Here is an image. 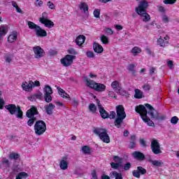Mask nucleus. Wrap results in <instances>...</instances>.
Instances as JSON below:
<instances>
[{"label":"nucleus","instance_id":"1","mask_svg":"<svg viewBox=\"0 0 179 179\" xmlns=\"http://www.w3.org/2000/svg\"><path fill=\"white\" fill-rule=\"evenodd\" d=\"M135 110L136 113L140 114L143 121L146 122L149 127H154L155 123L148 117V114L152 120H159L157 111L149 103H146L145 107L143 105L136 106Z\"/></svg>","mask_w":179,"mask_h":179},{"label":"nucleus","instance_id":"2","mask_svg":"<svg viewBox=\"0 0 179 179\" xmlns=\"http://www.w3.org/2000/svg\"><path fill=\"white\" fill-rule=\"evenodd\" d=\"M116 119L115 120V126L117 128H121L124 120L127 118V113H125V109L122 105L116 106Z\"/></svg>","mask_w":179,"mask_h":179},{"label":"nucleus","instance_id":"3","mask_svg":"<svg viewBox=\"0 0 179 179\" xmlns=\"http://www.w3.org/2000/svg\"><path fill=\"white\" fill-rule=\"evenodd\" d=\"M148 8L147 1L140 2L138 6L136 8V12L141 16L143 22H149L150 20V15L146 13V8Z\"/></svg>","mask_w":179,"mask_h":179},{"label":"nucleus","instance_id":"4","mask_svg":"<svg viewBox=\"0 0 179 179\" xmlns=\"http://www.w3.org/2000/svg\"><path fill=\"white\" fill-rule=\"evenodd\" d=\"M92 132H94L96 136H99V139H101L102 142H104V143H110V136L108 134H107V129L100 127H94Z\"/></svg>","mask_w":179,"mask_h":179},{"label":"nucleus","instance_id":"5","mask_svg":"<svg viewBox=\"0 0 179 179\" xmlns=\"http://www.w3.org/2000/svg\"><path fill=\"white\" fill-rule=\"evenodd\" d=\"M5 108L11 115H15V117L20 120L23 119V111H22L20 106H16V105L10 103L5 106Z\"/></svg>","mask_w":179,"mask_h":179},{"label":"nucleus","instance_id":"6","mask_svg":"<svg viewBox=\"0 0 179 179\" xmlns=\"http://www.w3.org/2000/svg\"><path fill=\"white\" fill-rule=\"evenodd\" d=\"M37 114H38V110H37L36 106H31L30 109L27 111L26 115L28 118H30L27 122L29 127H32L33 124H34L36 120L34 115H37Z\"/></svg>","mask_w":179,"mask_h":179},{"label":"nucleus","instance_id":"7","mask_svg":"<svg viewBox=\"0 0 179 179\" xmlns=\"http://www.w3.org/2000/svg\"><path fill=\"white\" fill-rule=\"evenodd\" d=\"M47 130V125L45 122L43 120H38L35 123L34 125V131L36 135H43L44 132Z\"/></svg>","mask_w":179,"mask_h":179},{"label":"nucleus","instance_id":"8","mask_svg":"<svg viewBox=\"0 0 179 179\" xmlns=\"http://www.w3.org/2000/svg\"><path fill=\"white\" fill-rule=\"evenodd\" d=\"M39 22L44 24L45 27H48V29H52L54 26V22L48 19V13H42V16L39 18Z\"/></svg>","mask_w":179,"mask_h":179},{"label":"nucleus","instance_id":"9","mask_svg":"<svg viewBox=\"0 0 179 179\" xmlns=\"http://www.w3.org/2000/svg\"><path fill=\"white\" fill-rule=\"evenodd\" d=\"M75 58H76V56L66 55L64 58L60 59V62L63 66H71L73 64Z\"/></svg>","mask_w":179,"mask_h":179},{"label":"nucleus","instance_id":"10","mask_svg":"<svg viewBox=\"0 0 179 179\" xmlns=\"http://www.w3.org/2000/svg\"><path fill=\"white\" fill-rule=\"evenodd\" d=\"M44 92V99L46 103H51L52 101V88L50 86L46 85L43 90Z\"/></svg>","mask_w":179,"mask_h":179},{"label":"nucleus","instance_id":"11","mask_svg":"<svg viewBox=\"0 0 179 179\" xmlns=\"http://www.w3.org/2000/svg\"><path fill=\"white\" fill-rule=\"evenodd\" d=\"M169 41H170V36H169V35L166 34L165 36H159V38L157 41V43L158 45H159L160 47L164 48V47H167V45L170 44Z\"/></svg>","mask_w":179,"mask_h":179},{"label":"nucleus","instance_id":"12","mask_svg":"<svg viewBox=\"0 0 179 179\" xmlns=\"http://www.w3.org/2000/svg\"><path fill=\"white\" fill-rule=\"evenodd\" d=\"M151 150L154 155H159L162 153V150H160V144L159 141L156 139H152L151 141Z\"/></svg>","mask_w":179,"mask_h":179},{"label":"nucleus","instance_id":"13","mask_svg":"<svg viewBox=\"0 0 179 179\" xmlns=\"http://www.w3.org/2000/svg\"><path fill=\"white\" fill-rule=\"evenodd\" d=\"M32 50L34 53V58H36V59H40V58H43V57L45 55V52H44V50L40 46H35Z\"/></svg>","mask_w":179,"mask_h":179},{"label":"nucleus","instance_id":"14","mask_svg":"<svg viewBox=\"0 0 179 179\" xmlns=\"http://www.w3.org/2000/svg\"><path fill=\"white\" fill-rule=\"evenodd\" d=\"M110 86L112 89H113L114 92H115V93H117V94H124V92L122 88H121V86H120V83L118 81H113L111 83Z\"/></svg>","mask_w":179,"mask_h":179},{"label":"nucleus","instance_id":"15","mask_svg":"<svg viewBox=\"0 0 179 179\" xmlns=\"http://www.w3.org/2000/svg\"><path fill=\"white\" fill-rule=\"evenodd\" d=\"M132 174L136 178H141V176L146 174V170L142 166H138L136 170L132 171Z\"/></svg>","mask_w":179,"mask_h":179},{"label":"nucleus","instance_id":"16","mask_svg":"<svg viewBox=\"0 0 179 179\" xmlns=\"http://www.w3.org/2000/svg\"><path fill=\"white\" fill-rule=\"evenodd\" d=\"M22 90L24 92H31L33 87H34V82L29 80L27 82H24L22 84Z\"/></svg>","mask_w":179,"mask_h":179},{"label":"nucleus","instance_id":"17","mask_svg":"<svg viewBox=\"0 0 179 179\" xmlns=\"http://www.w3.org/2000/svg\"><path fill=\"white\" fill-rule=\"evenodd\" d=\"M96 104L98 106L101 117H102L103 120H106V118H108V113H107L104 110V108L101 106V104H100L99 100H96Z\"/></svg>","mask_w":179,"mask_h":179},{"label":"nucleus","instance_id":"18","mask_svg":"<svg viewBox=\"0 0 179 179\" xmlns=\"http://www.w3.org/2000/svg\"><path fill=\"white\" fill-rule=\"evenodd\" d=\"M131 156L134 157V159L139 160L140 162H143V160H145V155L139 151H134L131 154Z\"/></svg>","mask_w":179,"mask_h":179},{"label":"nucleus","instance_id":"19","mask_svg":"<svg viewBox=\"0 0 179 179\" xmlns=\"http://www.w3.org/2000/svg\"><path fill=\"white\" fill-rule=\"evenodd\" d=\"M148 163H151V164L155 167H160L163 166V162L161 160H152L150 155H148Z\"/></svg>","mask_w":179,"mask_h":179},{"label":"nucleus","instance_id":"20","mask_svg":"<svg viewBox=\"0 0 179 179\" xmlns=\"http://www.w3.org/2000/svg\"><path fill=\"white\" fill-rule=\"evenodd\" d=\"M36 37H45L47 36V31L43 29L40 26H38L35 30Z\"/></svg>","mask_w":179,"mask_h":179},{"label":"nucleus","instance_id":"21","mask_svg":"<svg viewBox=\"0 0 179 179\" xmlns=\"http://www.w3.org/2000/svg\"><path fill=\"white\" fill-rule=\"evenodd\" d=\"M7 40L8 43H15L17 40V32L16 31L10 32Z\"/></svg>","mask_w":179,"mask_h":179},{"label":"nucleus","instance_id":"22","mask_svg":"<svg viewBox=\"0 0 179 179\" xmlns=\"http://www.w3.org/2000/svg\"><path fill=\"white\" fill-rule=\"evenodd\" d=\"M93 48L94 52H96L97 54H101V52L104 51V48H103V46H101V45L96 42L94 43Z\"/></svg>","mask_w":179,"mask_h":179},{"label":"nucleus","instance_id":"23","mask_svg":"<svg viewBox=\"0 0 179 179\" xmlns=\"http://www.w3.org/2000/svg\"><path fill=\"white\" fill-rule=\"evenodd\" d=\"M57 90L59 96L62 97L63 99H69L71 100V98L69 97V94H68L65 90H64L62 88L57 87Z\"/></svg>","mask_w":179,"mask_h":179},{"label":"nucleus","instance_id":"24","mask_svg":"<svg viewBox=\"0 0 179 179\" xmlns=\"http://www.w3.org/2000/svg\"><path fill=\"white\" fill-rule=\"evenodd\" d=\"M84 80L86 83L87 86H88V87H90L91 89H94V87H96V84L97 83L94 80H89V78H87V77L84 78Z\"/></svg>","mask_w":179,"mask_h":179},{"label":"nucleus","instance_id":"25","mask_svg":"<svg viewBox=\"0 0 179 179\" xmlns=\"http://www.w3.org/2000/svg\"><path fill=\"white\" fill-rule=\"evenodd\" d=\"M86 40V36L85 35H79L76 39V43L77 45H82Z\"/></svg>","mask_w":179,"mask_h":179},{"label":"nucleus","instance_id":"26","mask_svg":"<svg viewBox=\"0 0 179 179\" xmlns=\"http://www.w3.org/2000/svg\"><path fill=\"white\" fill-rule=\"evenodd\" d=\"M55 108V105L52 104V103H49L48 106H45V110L48 115H51L52 114V110Z\"/></svg>","mask_w":179,"mask_h":179},{"label":"nucleus","instance_id":"27","mask_svg":"<svg viewBox=\"0 0 179 179\" xmlns=\"http://www.w3.org/2000/svg\"><path fill=\"white\" fill-rule=\"evenodd\" d=\"M94 90H96V92H104L106 90V85L101 83H97L95 84V87L94 88Z\"/></svg>","mask_w":179,"mask_h":179},{"label":"nucleus","instance_id":"28","mask_svg":"<svg viewBox=\"0 0 179 179\" xmlns=\"http://www.w3.org/2000/svg\"><path fill=\"white\" fill-rule=\"evenodd\" d=\"M8 30H9V27L8 25H2L0 27V37L2 36H6L8 33Z\"/></svg>","mask_w":179,"mask_h":179},{"label":"nucleus","instance_id":"29","mask_svg":"<svg viewBox=\"0 0 179 179\" xmlns=\"http://www.w3.org/2000/svg\"><path fill=\"white\" fill-rule=\"evenodd\" d=\"M79 9L83 10L84 13H87V12H89V6L87 3L82 2L79 5Z\"/></svg>","mask_w":179,"mask_h":179},{"label":"nucleus","instance_id":"30","mask_svg":"<svg viewBox=\"0 0 179 179\" xmlns=\"http://www.w3.org/2000/svg\"><path fill=\"white\" fill-rule=\"evenodd\" d=\"M27 26L29 27V29H30L31 30H36L37 29V27H38V25L34 24V22H31V21H27Z\"/></svg>","mask_w":179,"mask_h":179},{"label":"nucleus","instance_id":"31","mask_svg":"<svg viewBox=\"0 0 179 179\" xmlns=\"http://www.w3.org/2000/svg\"><path fill=\"white\" fill-rule=\"evenodd\" d=\"M59 167H60L61 170H66V169H68V162L62 159L60 162Z\"/></svg>","mask_w":179,"mask_h":179},{"label":"nucleus","instance_id":"32","mask_svg":"<svg viewBox=\"0 0 179 179\" xmlns=\"http://www.w3.org/2000/svg\"><path fill=\"white\" fill-rule=\"evenodd\" d=\"M27 177H28L27 173L20 172L16 176L15 179H25V178H27Z\"/></svg>","mask_w":179,"mask_h":179},{"label":"nucleus","instance_id":"33","mask_svg":"<svg viewBox=\"0 0 179 179\" xmlns=\"http://www.w3.org/2000/svg\"><path fill=\"white\" fill-rule=\"evenodd\" d=\"M143 93L140 90H135L134 97L135 99H142Z\"/></svg>","mask_w":179,"mask_h":179},{"label":"nucleus","instance_id":"34","mask_svg":"<svg viewBox=\"0 0 179 179\" xmlns=\"http://www.w3.org/2000/svg\"><path fill=\"white\" fill-rule=\"evenodd\" d=\"M110 174L115 178V179H122V173H118L117 171H113Z\"/></svg>","mask_w":179,"mask_h":179},{"label":"nucleus","instance_id":"35","mask_svg":"<svg viewBox=\"0 0 179 179\" xmlns=\"http://www.w3.org/2000/svg\"><path fill=\"white\" fill-rule=\"evenodd\" d=\"M100 40L101 41V43L103 44H105L106 45H107V44H108V37H107V36L106 35H101L100 36Z\"/></svg>","mask_w":179,"mask_h":179},{"label":"nucleus","instance_id":"36","mask_svg":"<svg viewBox=\"0 0 179 179\" xmlns=\"http://www.w3.org/2000/svg\"><path fill=\"white\" fill-rule=\"evenodd\" d=\"M131 167H132V164L130 162H127L122 166V168L124 171H128L131 170Z\"/></svg>","mask_w":179,"mask_h":179},{"label":"nucleus","instance_id":"37","mask_svg":"<svg viewBox=\"0 0 179 179\" xmlns=\"http://www.w3.org/2000/svg\"><path fill=\"white\" fill-rule=\"evenodd\" d=\"M89 110L92 113V114L96 113V111H97V107H96V105L94 103H90L89 106Z\"/></svg>","mask_w":179,"mask_h":179},{"label":"nucleus","instance_id":"38","mask_svg":"<svg viewBox=\"0 0 179 179\" xmlns=\"http://www.w3.org/2000/svg\"><path fill=\"white\" fill-rule=\"evenodd\" d=\"M82 152L84 155H90V148L87 145H85L82 148Z\"/></svg>","mask_w":179,"mask_h":179},{"label":"nucleus","instance_id":"39","mask_svg":"<svg viewBox=\"0 0 179 179\" xmlns=\"http://www.w3.org/2000/svg\"><path fill=\"white\" fill-rule=\"evenodd\" d=\"M8 157L11 160H17V159H19V154H17L16 152H12L10 154Z\"/></svg>","mask_w":179,"mask_h":179},{"label":"nucleus","instance_id":"40","mask_svg":"<svg viewBox=\"0 0 179 179\" xmlns=\"http://www.w3.org/2000/svg\"><path fill=\"white\" fill-rule=\"evenodd\" d=\"M141 52H142V49H141V48L137 47V46H135L131 50L132 54H141Z\"/></svg>","mask_w":179,"mask_h":179},{"label":"nucleus","instance_id":"41","mask_svg":"<svg viewBox=\"0 0 179 179\" xmlns=\"http://www.w3.org/2000/svg\"><path fill=\"white\" fill-rule=\"evenodd\" d=\"M122 160L123 159L118 156H113V161L115 162V163H117L120 165H122Z\"/></svg>","mask_w":179,"mask_h":179},{"label":"nucleus","instance_id":"42","mask_svg":"<svg viewBox=\"0 0 179 179\" xmlns=\"http://www.w3.org/2000/svg\"><path fill=\"white\" fill-rule=\"evenodd\" d=\"M110 166H111V168L112 169H114L115 170H118V169H120V167H121V165L120 164H118V163H115V162H112L110 163Z\"/></svg>","mask_w":179,"mask_h":179},{"label":"nucleus","instance_id":"43","mask_svg":"<svg viewBox=\"0 0 179 179\" xmlns=\"http://www.w3.org/2000/svg\"><path fill=\"white\" fill-rule=\"evenodd\" d=\"M104 31L106 34H108L109 36H113V34H114V31H113L111 28H106L104 29Z\"/></svg>","mask_w":179,"mask_h":179},{"label":"nucleus","instance_id":"44","mask_svg":"<svg viewBox=\"0 0 179 179\" xmlns=\"http://www.w3.org/2000/svg\"><path fill=\"white\" fill-rule=\"evenodd\" d=\"M171 122L176 125L178 122V117L177 116H173L171 118Z\"/></svg>","mask_w":179,"mask_h":179},{"label":"nucleus","instance_id":"45","mask_svg":"<svg viewBox=\"0 0 179 179\" xmlns=\"http://www.w3.org/2000/svg\"><path fill=\"white\" fill-rule=\"evenodd\" d=\"M128 71H130V72H133V73H135V64H129L127 67Z\"/></svg>","mask_w":179,"mask_h":179},{"label":"nucleus","instance_id":"46","mask_svg":"<svg viewBox=\"0 0 179 179\" xmlns=\"http://www.w3.org/2000/svg\"><path fill=\"white\" fill-rule=\"evenodd\" d=\"M2 164H4L6 167H9V160L6 158H3L1 161Z\"/></svg>","mask_w":179,"mask_h":179},{"label":"nucleus","instance_id":"47","mask_svg":"<svg viewBox=\"0 0 179 179\" xmlns=\"http://www.w3.org/2000/svg\"><path fill=\"white\" fill-rule=\"evenodd\" d=\"M86 55L87 57V58H94V53L93 52V51H87L86 52Z\"/></svg>","mask_w":179,"mask_h":179},{"label":"nucleus","instance_id":"48","mask_svg":"<svg viewBox=\"0 0 179 179\" xmlns=\"http://www.w3.org/2000/svg\"><path fill=\"white\" fill-rule=\"evenodd\" d=\"M176 0H164V3L165 5H173V3H176Z\"/></svg>","mask_w":179,"mask_h":179},{"label":"nucleus","instance_id":"49","mask_svg":"<svg viewBox=\"0 0 179 179\" xmlns=\"http://www.w3.org/2000/svg\"><path fill=\"white\" fill-rule=\"evenodd\" d=\"M150 85L149 84H145L143 86V89L145 92H149V90H150Z\"/></svg>","mask_w":179,"mask_h":179},{"label":"nucleus","instance_id":"50","mask_svg":"<svg viewBox=\"0 0 179 179\" xmlns=\"http://www.w3.org/2000/svg\"><path fill=\"white\" fill-rule=\"evenodd\" d=\"M92 178L91 179H99L97 177V173L96 172V170H93L91 173Z\"/></svg>","mask_w":179,"mask_h":179},{"label":"nucleus","instance_id":"51","mask_svg":"<svg viewBox=\"0 0 179 179\" xmlns=\"http://www.w3.org/2000/svg\"><path fill=\"white\" fill-rule=\"evenodd\" d=\"M140 145L143 146V148H146L148 145H146V141L143 138L140 139Z\"/></svg>","mask_w":179,"mask_h":179},{"label":"nucleus","instance_id":"52","mask_svg":"<svg viewBox=\"0 0 179 179\" xmlns=\"http://www.w3.org/2000/svg\"><path fill=\"white\" fill-rule=\"evenodd\" d=\"M55 103L56 104V106H58V107H63V108H66V106L62 102L56 101L55 102Z\"/></svg>","mask_w":179,"mask_h":179},{"label":"nucleus","instance_id":"53","mask_svg":"<svg viewBox=\"0 0 179 179\" xmlns=\"http://www.w3.org/2000/svg\"><path fill=\"white\" fill-rule=\"evenodd\" d=\"M48 6L49 9H55V5H54L53 3L51 1L48 2Z\"/></svg>","mask_w":179,"mask_h":179},{"label":"nucleus","instance_id":"54","mask_svg":"<svg viewBox=\"0 0 179 179\" xmlns=\"http://www.w3.org/2000/svg\"><path fill=\"white\" fill-rule=\"evenodd\" d=\"M108 118H110V120H114V118H115V112L111 111L110 115H108Z\"/></svg>","mask_w":179,"mask_h":179},{"label":"nucleus","instance_id":"55","mask_svg":"<svg viewBox=\"0 0 179 179\" xmlns=\"http://www.w3.org/2000/svg\"><path fill=\"white\" fill-rule=\"evenodd\" d=\"M94 17L99 18L100 17V10H95L94 11Z\"/></svg>","mask_w":179,"mask_h":179},{"label":"nucleus","instance_id":"56","mask_svg":"<svg viewBox=\"0 0 179 179\" xmlns=\"http://www.w3.org/2000/svg\"><path fill=\"white\" fill-rule=\"evenodd\" d=\"M136 146L135 141H131L129 145V149H134Z\"/></svg>","mask_w":179,"mask_h":179},{"label":"nucleus","instance_id":"57","mask_svg":"<svg viewBox=\"0 0 179 179\" xmlns=\"http://www.w3.org/2000/svg\"><path fill=\"white\" fill-rule=\"evenodd\" d=\"M69 54H71V55H76V51L74 50L73 48H71L68 50Z\"/></svg>","mask_w":179,"mask_h":179},{"label":"nucleus","instance_id":"58","mask_svg":"<svg viewBox=\"0 0 179 179\" xmlns=\"http://www.w3.org/2000/svg\"><path fill=\"white\" fill-rule=\"evenodd\" d=\"M71 101H72V103H73V105L74 106V107L78 106V105L79 104V101H77L76 99H71Z\"/></svg>","mask_w":179,"mask_h":179},{"label":"nucleus","instance_id":"59","mask_svg":"<svg viewBox=\"0 0 179 179\" xmlns=\"http://www.w3.org/2000/svg\"><path fill=\"white\" fill-rule=\"evenodd\" d=\"M36 6H43V1L36 0L35 1Z\"/></svg>","mask_w":179,"mask_h":179},{"label":"nucleus","instance_id":"60","mask_svg":"<svg viewBox=\"0 0 179 179\" xmlns=\"http://www.w3.org/2000/svg\"><path fill=\"white\" fill-rule=\"evenodd\" d=\"M162 20L164 23H169V17L167 15H163Z\"/></svg>","mask_w":179,"mask_h":179},{"label":"nucleus","instance_id":"61","mask_svg":"<svg viewBox=\"0 0 179 179\" xmlns=\"http://www.w3.org/2000/svg\"><path fill=\"white\" fill-rule=\"evenodd\" d=\"M167 65L170 68V69H173V61H171V60L168 61Z\"/></svg>","mask_w":179,"mask_h":179},{"label":"nucleus","instance_id":"62","mask_svg":"<svg viewBox=\"0 0 179 179\" xmlns=\"http://www.w3.org/2000/svg\"><path fill=\"white\" fill-rule=\"evenodd\" d=\"M6 59V62H8V64H10V62H12V58H10V57L9 56H6L5 57Z\"/></svg>","mask_w":179,"mask_h":179},{"label":"nucleus","instance_id":"63","mask_svg":"<svg viewBox=\"0 0 179 179\" xmlns=\"http://www.w3.org/2000/svg\"><path fill=\"white\" fill-rule=\"evenodd\" d=\"M28 100L30 101H36V96L34 95L28 96Z\"/></svg>","mask_w":179,"mask_h":179},{"label":"nucleus","instance_id":"64","mask_svg":"<svg viewBox=\"0 0 179 179\" xmlns=\"http://www.w3.org/2000/svg\"><path fill=\"white\" fill-rule=\"evenodd\" d=\"M155 71H156V69L155 67H151L150 69V75H153V73H155Z\"/></svg>","mask_w":179,"mask_h":179}]
</instances>
